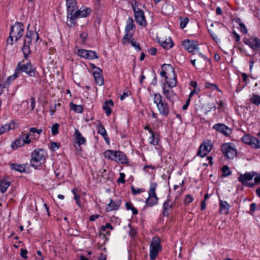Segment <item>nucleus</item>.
Returning a JSON list of instances; mask_svg holds the SVG:
<instances>
[{
    "label": "nucleus",
    "mask_w": 260,
    "mask_h": 260,
    "mask_svg": "<svg viewBox=\"0 0 260 260\" xmlns=\"http://www.w3.org/2000/svg\"><path fill=\"white\" fill-rule=\"evenodd\" d=\"M205 86L206 88H210L213 90H216L218 91H220V89L218 88L217 86L214 84L207 82L205 83Z\"/></svg>",
    "instance_id": "41"
},
{
    "label": "nucleus",
    "mask_w": 260,
    "mask_h": 260,
    "mask_svg": "<svg viewBox=\"0 0 260 260\" xmlns=\"http://www.w3.org/2000/svg\"><path fill=\"white\" fill-rule=\"evenodd\" d=\"M225 29L226 28L223 25L217 23L216 28L214 30L209 29V31L214 40L217 42L219 41L217 35L221 36L222 31Z\"/></svg>",
    "instance_id": "19"
},
{
    "label": "nucleus",
    "mask_w": 260,
    "mask_h": 260,
    "mask_svg": "<svg viewBox=\"0 0 260 260\" xmlns=\"http://www.w3.org/2000/svg\"><path fill=\"white\" fill-rule=\"evenodd\" d=\"M254 63V60L253 59H251L249 60V69L251 71Z\"/></svg>",
    "instance_id": "62"
},
{
    "label": "nucleus",
    "mask_w": 260,
    "mask_h": 260,
    "mask_svg": "<svg viewBox=\"0 0 260 260\" xmlns=\"http://www.w3.org/2000/svg\"><path fill=\"white\" fill-rule=\"evenodd\" d=\"M184 181L183 180H182V181L179 183V184H175L173 186V188H174V190H176L177 188H178V187H179V186H182L184 184Z\"/></svg>",
    "instance_id": "60"
},
{
    "label": "nucleus",
    "mask_w": 260,
    "mask_h": 260,
    "mask_svg": "<svg viewBox=\"0 0 260 260\" xmlns=\"http://www.w3.org/2000/svg\"><path fill=\"white\" fill-rule=\"evenodd\" d=\"M27 251L26 249H21L20 255L22 257H23V258H27Z\"/></svg>",
    "instance_id": "52"
},
{
    "label": "nucleus",
    "mask_w": 260,
    "mask_h": 260,
    "mask_svg": "<svg viewBox=\"0 0 260 260\" xmlns=\"http://www.w3.org/2000/svg\"><path fill=\"white\" fill-rule=\"evenodd\" d=\"M157 184L156 183H152L149 190V196L146 200V204L149 206H152L157 204L158 198L156 194V188Z\"/></svg>",
    "instance_id": "12"
},
{
    "label": "nucleus",
    "mask_w": 260,
    "mask_h": 260,
    "mask_svg": "<svg viewBox=\"0 0 260 260\" xmlns=\"http://www.w3.org/2000/svg\"><path fill=\"white\" fill-rule=\"evenodd\" d=\"M71 108L75 112L81 113L83 112V108L82 105H77L72 103H70Z\"/></svg>",
    "instance_id": "37"
},
{
    "label": "nucleus",
    "mask_w": 260,
    "mask_h": 260,
    "mask_svg": "<svg viewBox=\"0 0 260 260\" xmlns=\"http://www.w3.org/2000/svg\"><path fill=\"white\" fill-rule=\"evenodd\" d=\"M67 6V24L68 25H73V13L77 9V4L75 0H66Z\"/></svg>",
    "instance_id": "10"
},
{
    "label": "nucleus",
    "mask_w": 260,
    "mask_h": 260,
    "mask_svg": "<svg viewBox=\"0 0 260 260\" xmlns=\"http://www.w3.org/2000/svg\"><path fill=\"white\" fill-rule=\"evenodd\" d=\"M238 181L247 187H253L260 183V175L253 171L246 173L238 177Z\"/></svg>",
    "instance_id": "2"
},
{
    "label": "nucleus",
    "mask_w": 260,
    "mask_h": 260,
    "mask_svg": "<svg viewBox=\"0 0 260 260\" xmlns=\"http://www.w3.org/2000/svg\"><path fill=\"white\" fill-rule=\"evenodd\" d=\"M51 147L53 150H56L59 147V145L56 142H52Z\"/></svg>",
    "instance_id": "55"
},
{
    "label": "nucleus",
    "mask_w": 260,
    "mask_h": 260,
    "mask_svg": "<svg viewBox=\"0 0 260 260\" xmlns=\"http://www.w3.org/2000/svg\"><path fill=\"white\" fill-rule=\"evenodd\" d=\"M172 202L170 200H168L164 204V210H167L170 208H171L172 206Z\"/></svg>",
    "instance_id": "46"
},
{
    "label": "nucleus",
    "mask_w": 260,
    "mask_h": 260,
    "mask_svg": "<svg viewBox=\"0 0 260 260\" xmlns=\"http://www.w3.org/2000/svg\"><path fill=\"white\" fill-rule=\"evenodd\" d=\"M116 162L120 164H126L128 163V159L126 155L122 152L118 151L117 154V160H115Z\"/></svg>",
    "instance_id": "31"
},
{
    "label": "nucleus",
    "mask_w": 260,
    "mask_h": 260,
    "mask_svg": "<svg viewBox=\"0 0 260 260\" xmlns=\"http://www.w3.org/2000/svg\"><path fill=\"white\" fill-rule=\"evenodd\" d=\"M16 69L19 70V73L21 71L26 73L29 77H36L37 73L36 68L30 62L23 64H21V63L19 62Z\"/></svg>",
    "instance_id": "13"
},
{
    "label": "nucleus",
    "mask_w": 260,
    "mask_h": 260,
    "mask_svg": "<svg viewBox=\"0 0 260 260\" xmlns=\"http://www.w3.org/2000/svg\"><path fill=\"white\" fill-rule=\"evenodd\" d=\"M39 39V34L36 31H27L24 39V44L22 47V51L25 56L29 53V45L32 39H35L36 42Z\"/></svg>",
    "instance_id": "7"
},
{
    "label": "nucleus",
    "mask_w": 260,
    "mask_h": 260,
    "mask_svg": "<svg viewBox=\"0 0 260 260\" xmlns=\"http://www.w3.org/2000/svg\"><path fill=\"white\" fill-rule=\"evenodd\" d=\"M59 124L58 123L54 124L51 127V133L53 136L56 135L58 133Z\"/></svg>",
    "instance_id": "43"
},
{
    "label": "nucleus",
    "mask_w": 260,
    "mask_h": 260,
    "mask_svg": "<svg viewBox=\"0 0 260 260\" xmlns=\"http://www.w3.org/2000/svg\"><path fill=\"white\" fill-rule=\"evenodd\" d=\"M42 132V129H37L35 127H31L29 129V133H37L38 135H40Z\"/></svg>",
    "instance_id": "51"
},
{
    "label": "nucleus",
    "mask_w": 260,
    "mask_h": 260,
    "mask_svg": "<svg viewBox=\"0 0 260 260\" xmlns=\"http://www.w3.org/2000/svg\"><path fill=\"white\" fill-rule=\"evenodd\" d=\"M125 207L127 210H131L134 215L138 214V210L133 207V204L131 202H126L125 203Z\"/></svg>",
    "instance_id": "39"
},
{
    "label": "nucleus",
    "mask_w": 260,
    "mask_h": 260,
    "mask_svg": "<svg viewBox=\"0 0 260 260\" xmlns=\"http://www.w3.org/2000/svg\"><path fill=\"white\" fill-rule=\"evenodd\" d=\"M80 198V197L79 195H78V194L74 195V199L76 200L77 204L79 206H80V203H79Z\"/></svg>",
    "instance_id": "63"
},
{
    "label": "nucleus",
    "mask_w": 260,
    "mask_h": 260,
    "mask_svg": "<svg viewBox=\"0 0 260 260\" xmlns=\"http://www.w3.org/2000/svg\"><path fill=\"white\" fill-rule=\"evenodd\" d=\"M19 74V70L18 69H16L15 73L13 75H12V76L9 77L7 79L6 84H7L8 85H9L11 82L14 80L15 79H16L18 77Z\"/></svg>",
    "instance_id": "38"
},
{
    "label": "nucleus",
    "mask_w": 260,
    "mask_h": 260,
    "mask_svg": "<svg viewBox=\"0 0 260 260\" xmlns=\"http://www.w3.org/2000/svg\"><path fill=\"white\" fill-rule=\"evenodd\" d=\"M153 100L159 113L164 116H167L170 113V107L161 95L159 93L154 94Z\"/></svg>",
    "instance_id": "4"
},
{
    "label": "nucleus",
    "mask_w": 260,
    "mask_h": 260,
    "mask_svg": "<svg viewBox=\"0 0 260 260\" xmlns=\"http://www.w3.org/2000/svg\"><path fill=\"white\" fill-rule=\"evenodd\" d=\"M107 229L112 230L113 228L110 223H107L105 225H103L101 228V230L103 232H106Z\"/></svg>",
    "instance_id": "49"
},
{
    "label": "nucleus",
    "mask_w": 260,
    "mask_h": 260,
    "mask_svg": "<svg viewBox=\"0 0 260 260\" xmlns=\"http://www.w3.org/2000/svg\"><path fill=\"white\" fill-rule=\"evenodd\" d=\"M87 35L86 32H82L80 34V37L82 39L83 42H84L87 38Z\"/></svg>",
    "instance_id": "61"
},
{
    "label": "nucleus",
    "mask_w": 260,
    "mask_h": 260,
    "mask_svg": "<svg viewBox=\"0 0 260 260\" xmlns=\"http://www.w3.org/2000/svg\"><path fill=\"white\" fill-rule=\"evenodd\" d=\"M18 127V124L14 121L10 123H7L0 127V135L4 134L10 129H14Z\"/></svg>",
    "instance_id": "24"
},
{
    "label": "nucleus",
    "mask_w": 260,
    "mask_h": 260,
    "mask_svg": "<svg viewBox=\"0 0 260 260\" xmlns=\"http://www.w3.org/2000/svg\"><path fill=\"white\" fill-rule=\"evenodd\" d=\"M75 136L76 142L78 145H84L86 144V139L82 135L78 129H75Z\"/></svg>",
    "instance_id": "28"
},
{
    "label": "nucleus",
    "mask_w": 260,
    "mask_h": 260,
    "mask_svg": "<svg viewBox=\"0 0 260 260\" xmlns=\"http://www.w3.org/2000/svg\"><path fill=\"white\" fill-rule=\"evenodd\" d=\"M241 141L252 148H260V140L249 135H245L241 138Z\"/></svg>",
    "instance_id": "15"
},
{
    "label": "nucleus",
    "mask_w": 260,
    "mask_h": 260,
    "mask_svg": "<svg viewBox=\"0 0 260 260\" xmlns=\"http://www.w3.org/2000/svg\"><path fill=\"white\" fill-rule=\"evenodd\" d=\"M222 171L223 173L222 176L223 177H226L231 174L229 168L227 166H224L222 168Z\"/></svg>",
    "instance_id": "42"
},
{
    "label": "nucleus",
    "mask_w": 260,
    "mask_h": 260,
    "mask_svg": "<svg viewBox=\"0 0 260 260\" xmlns=\"http://www.w3.org/2000/svg\"><path fill=\"white\" fill-rule=\"evenodd\" d=\"M113 102L112 100L106 101L103 106V109L105 110L106 114L109 116L111 113V107L113 106Z\"/></svg>",
    "instance_id": "33"
},
{
    "label": "nucleus",
    "mask_w": 260,
    "mask_h": 260,
    "mask_svg": "<svg viewBox=\"0 0 260 260\" xmlns=\"http://www.w3.org/2000/svg\"><path fill=\"white\" fill-rule=\"evenodd\" d=\"M230 205L225 202L221 201L220 203V211L224 214H227L229 213Z\"/></svg>",
    "instance_id": "34"
},
{
    "label": "nucleus",
    "mask_w": 260,
    "mask_h": 260,
    "mask_svg": "<svg viewBox=\"0 0 260 260\" xmlns=\"http://www.w3.org/2000/svg\"><path fill=\"white\" fill-rule=\"evenodd\" d=\"M10 186V182L9 181L3 179L1 180L0 181V191L2 193H4L6 191L8 188Z\"/></svg>",
    "instance_id": "35"
},
{
    "label": "nucleus",
    "mask_w": 260,
    "mask_h": 260,
    "mask_svg": "<svg viewBox=\"0 0 260 260\" xmlns=\"http://www.w3.org/2000/svg\"><path fill=\"white\" fill-rule=\"evenodd\" d=\"M148 52L151 55H154L156 53V49L153 47L151 48L148 49Z\"/></svg>",
    "instance_id": "56"
},
{
    "label": "nucleus",
    "mask_w": 260,
    "mask_h": 260,
    "mask_svg": "<svg viewBox=\"0 0 260 260\" xmlns=\"http://www.w3.org/2000/svg\"><path fill=\"white\" fill-rule=\"evenodd\" d=\"M77 53L78 56L88 59H93L99 58V56L96 53L92 50H87L84 49H78Z\"/></svg>",
    "instance_id": "16"
},
{
    "label": "nucleus",
    "mask_w": 260,
    "mask_h": 260,
    "mask_svg": "<svg viewBox=\"0 0 260 260\" xmlns=\"http://www.w3.org/2000/svg\"><path fill=\"white\" fill-rule=\"evenodd\" d=\"M193 201V198L190 194H187L185 196L184 199V203L186 205H188L191 203Z\"/></svg>",
    "instance_id": "44"
},
{
    "label": "nucleus",
    "mask_w": 260,
    "mask_h": 260,
    "mask_svg": "<svg viewBox=\"0 0 260 260\" xmlns=\"http://www.w3.org/2000/svg\"><path fill=\"white\" fill-rule=\"evenodd\" d=\"M158 42L160 45L165 49H169L173 46V43L171 37H169L166 39L160 38Z\"/></svg>",
    "instance_id": "26"
},
{
    "label": "nucleus",
    "mask_w": 260,
    "mask_h": 260,
    "mask_svg": "<svg viewBox=\"0 0 260 260\" xmlns=\"http://www.w3.org/2000/svg\"><path fill=\"white\" fill-rule=\"evenodd\" d=\"M99 216H100V215H99V214L92 215L90 216L89 219L90 221H94L95 219H98L99 217Z\"/></svg>",
    "instance_id": "58"
},
{
    "label": "nucleus",
    "mask_w": 260,
    "mask_h": 260,
    "mask_svg": "<svg viewBox=\"0 0 260 260\" xmlns=\"http://www.w3.org/2000/svg\"><path fill=\"white\" fill-rule=\"evenodd\" d=\"M160 75L165 78L166 84L170 88L175 87L177 85V78L173 67L170 64H164L161 66Z\"/></svg>",
    "instance_id": "1"
},
{
    "label": "nucleus",
    "mask_w": 260,
    "mask_h": 260,
    "mask_svg": "<svg viewBox=\"0 0 260 260\" xmlns=\"http://www.w3.org/2000/svg\"><path fill=\"white\" fill-rule=\"evenodd\" d=\"M135 28V25L134 20L132 17H129L126 21V25L125 29L126 34L122 40V43L123 44H126L131 40L133 36V33L131 31L133 30Z\"/></svg>",
    "instance_id": "9"
},
{
    "label": "nucleus",
    "mask_w": 260,
    "mask_h": 260,
    "mask_svg": "<svg viewBox=\"0 0 260 260\" xmlns=\"http://www.w3.org/2000/svg\"><path fill=\"white\" fill-rule=\"evenodd\" d=\"M47 152L43 149L34 150L31 154L30 165L35 169L41 167L45 162Z\"/></svg>",
    "instance_id": "3"
},
{
    "label": "nucleus",
    "mask_w": 260,
    "mask_h": 260,
    "mask_svg": "<svg viewBox=\"0 0 260 260\" xmlns=\"http://www.w3.org/2000/svg\"><path fill=\"white\" fill-rule=\"evenodd\" d=\"M161 250L160 239L158 237L153 238L150 245L149 256L151 260H154Z\"/></svg>",
    "instance_id": "8"
},
{
    "label": "nucleus",
    "mask_w": 260,
    "mask_h": 260,
    "mask_svg": "<svg viewBox=\"0 0 260 260\" xmlns=\"http://www.w3.org/2000/svg\"><path fill=\"white\" fill-rule=\"evenodd\" d=\"M244 43L248 45L254 50H260V40L256 37H251L244 41Z\"/></svg>",
    "instance_id": "18"
},
{
    "label": "nucleus",
    "mask_w": 260,
    "mask_h": 260,
    "mask_svg": "<svg viewBox=\"0 0 260 260\" xmlns=\"http://www.w3.org/2000/svg\"><path fill=\"white\" fill-rule=\"evenodd\" d=\"M121 204V202L120 200H113L112 199H110V202L107 205L106 211L109 212L112 210H118Z\"/></svg>",
    "instance_id": "25"
},
{
    "label": "nucleus",
    "mask_w": 260,
    "mask_h": 260,
    "mask_svg": "<svg viewBox=\"0 0 260 260\" xmlns=\"http://www.w3.org/2000/svg\"><path fill=\"white\" fill-rule=\"evenodd\" d=\"M239 25L240 26L241 31L242 32L243 34H247L248 31L245 24L243 23L240 22Z\"/></svg>",
    "instance_id": "47"
},
{
    "label": "nucleus",
    "mask_w": 260,
    "mask_h": 260,
    "mask_svg": "<svg viewBox=\"0 0 260 260\" xmlns=\"http://www.w3.org/2000/svg\"><path fill=\"white\" fill-rule=\"evenodd\" d=\"M24 145V144L22 140V137L21 136L12 143L11 147L12 149H16Z\"/></svg>",
    "instance_id": "32"
},
{
    "label": "nucleus",
    "mask_w": 260,
    "mask_h": 260,
    "mask_svg": "<svg viewBox=\"0 0 260 260\" xmlns=\"http://www.w3.org/2000/svg\"><path fill=\"white\" fill-rule=\"evenodd\" d=\"M132 5L136 22L142 27H146L147 23L143 11L138 8V3L136 1L132 2Z\"/></svg>",
    "instance_id": "6"
},
{
    "label": "nucleus",
    "mask_w": 260,
    "mask_h": 260,
    "mask_svg": "<svg viewBox=\"0 0 260 260\" xmlns=\"http://www.w3.org/2000/svg\"><path fill=\"white\" fill-rule=\"evenodd\" d=\"M12 169L23 173L25 172V166L24 165H18L17 164H13L11 165Z\"/></svg>",
    "instance_id": "36"
},
{
    "label": "nucleus",
    "mask_w": 260,
    "mask_h": 260,
    "mask_svg": "<svg viewBox=\"0 0 260 260\" xmlns=\"http://www.w3.org/2000/svg\"><path fill=\"white\" fill-rule=\"evenodd\" d=\"M162 93L167 100L172 103L173 102L174 98L175 97L176 94L172 88H166V84H164V86L162 87Z\"/></svg>",
    "instance_id": "23"
},
{
    "label": "nucleus",
    "mask_w": 260,
    "mask_h": 260,
    "mask_svg": "<svg viewBox=\"0 0 260 260\" xmlns=\"http://www.w3.org/2000/svg\"><path fill=\"white\" fill-rule=\"evenodd\" d=\"M118 183H125V174L123 173H120L119 177L117 181Z\"/></svg>",
    "instance_id": "48"
},
{
    "label": "nucleus",
    "mask_w": 260,
    "mask_h": 260,
    "mask_svg": "<svg viewBox=\"0 0 260 260\" xmlns=\"http://www.w3.org/2000/svg\"><path fill=\"white\" fill-rule=\"evenodd\" d=\"M233 34L235 36L236 41L237 42H238L240 39V36L237 33H236L235 31H233Z\"/></svg>",
    "instance_id": "64"
},
{
    "label": "nucleus",
    "mask_w": 260,
    "mask_h": 260,
    "mask_svg": "<svg viewBox=\"0 0 260 260\" xmlns=\"http://www.w3.org/2000/svg\"><path fill=\"white\" fill-rule=\"evenodd\" d=\"M250 210L251 211V212H254L256 209V205L255 203H252L251 204H250Z\"/></svg>",
    "instance_id": "57"
},
{
    "label": "nucleus",
    "mask_w": 260,
    "mask_h": 260,
    "mask_svg": "<svg viewBox=\"0 0 260 260\" xmlns=\"http://www.w3.org/2000/svg\"><path fill=\"white\" fill-rule=\"evenodd\" d=\"M189 19L188 18L185 17L184 18H181L180 20V27L182 29L186 27L187 24L188 23Z\"/></svg>",
    "instance_id": "45"
},
{
    "label": "nucleus",
    "mask_w": 260,
    "mask_h": 260,
    "mask_svg": "<svg viewBox=\"0 0 260 260\" xmlns=\"http://www.w3.org/2000/svg\"><path fill=\"white\" fill-rule=\"evenodd\" d=\"M183 47L189 52H193L198 50V42L194 40H187L182 42Z\"/></svg>",
    "instance_id": "20"
},
{
    "label": "nucleus",
    "mask_w": 260,
    "mask_h": 260,
    "mask_svg": "<svg viewBox=\"0 0 260 260\" xmlns=\"http://www.w3.org/2000/svg\"><path fill=\"white\" fill-rule=\"evenodd\" d=\"M132 191L134 194L140 193L143 190L140 188L136 189L133 186L132 187Z\"/></svg>",
    "instance_id": "54"
},
{
    "label": "nucleus",
    "mask_w": 260,
    "mask_h": 260,
    "mask_svg": "<svg viewBox=\"0 0 260 260\" xmlns=\"http://www.w3.org/2000/svg\"><path fill=\"white\" fill-rule=\"evenodd\" d=\"M98 133L100 134V135H101L103 137L105 140L109 144L110 143L109 138L107 134V132L105 129V128H104V126L102 124L101 122H99V124L98 127Z\"/></svg>",
    "instance_id": "30"
},
{
    "label": "nucleus",
    "mask_w": 260,
    "mask_h": 260,
    "mask_svg": "<svg viewBox=\"0 0 260 260\" xmlns=\"http://www.w3.org/2000/svg\"><path fill=\"white\" fill-rule=\"evenodd\" d=\"M36 101L34 98H31V110H33L35 107Z\"/></svg>",
    "instance_id": "59"
},
{
    "label": "nucleus",
    "mask_w": 260,
    "mask_h": 260,
    "mask_svg": "<svg viewBox=\"0 0 260 260\" xmlns=\"http://www.w3.org/2000/svg\"><path fill=\"white\" fill-rule=\"evenodd\" d=\"M213 128L226 136L232 133V130L224 124L218 123L213 125Z\"/></svg>",
    "instance_id": "21"
},
{
    "label": "nucleus",
    "mask_w": 260,
    "mask_h": 260,
    "mask_svg": "<svg viewBox=\"0 0 260 260\" xmlns=\"http://www.w3.org/2000/svg\"><path fill=\"white\" fill-rule=\"evenodd\" d=\"M90 9H85L82 10L81 9L79 10H76L74 13H73V25H68L70 27H73L75 25L76 19L78 18H82L86 17L88 16L90 14Z\"/></svg>",
    "instance_id": "17"
},
{
    "label": "nucleus",
    "mask_w": 260,
    "mask_h": 260,
    "mask_svg": "<svg viewBox=\"0 0 260 260\" xmlns=\"http://www.w3.org/2000/svg\"><path fill=\"white\" fill-rule=\"evenodd\" d=\"M93 76L97 84L100 86L104 84V80L102 76V70L101 69H96V71H93Z\"/></svg>",
    "instance_id": "22"
},
{
    "label": "nucleus",
    "mask_w": 260,
    "mask_h": 260,
    "mask_svg": "<svg viewBox=\"0 0 260 260\" xmlns=\"http://www.w3.org/2000/svg\"><path fill=\"white\" fill-rule=\"evenodd\" d=\"M150 136L148 138V141L150 144L153 145H157L159 143L158 136L154 132L150 130Z\"/></svg>",
    "instance_id": "29"
},
{
    "label": "nucleus",
    "mask_w": 260,
    "mask_h": 260,
    "mask_svg": "<svg viewBox=\"0 0 260 260\" xmlns=\"http://www.w3.org/2000/svg\"><path fill=\"white\" fill-rule=\"evenodd\" d=\"M130 43L132 44V45L133 47H134L137 50H138V51L140 50L141 48L138 43H137L136 42H134L133 41H132Z\"/></svg>",
    "instance_id": "53"
},
{
    "label": "nucleus",
    "mask_w": 260,
    "mask_h": 260,
    "mask_svg": "<svg viewBox=\"0 0 260 260\" xmlns=\"http://www.w3.org/2000/svg\"><path fill=\"white\" fill-rule=\"evenodd\" d=\"M221 151L228 158H233L237 156V150L234 144L224 143L222 145Z\"/></svg>",
    "instance_id": "11"
},
{
    "label": "nucleus",
    "mask_w": 260,
    "mask_h": 260,
    "mask_svg": "<svg viewBox=\"0 0 260 260\" xmlns=\"http://www.w3.org/2000/svg\"><path fill=\"white\" fill-rule=\"evenodd\" d=\"M213 148V143L210 140L204 141L199 147L198 155L201 157L206 156L210 152Z\"/></svg>",
    "instance_id": "14"
},
{
    "label": "nucleus",
    "mask_w": 260,
    "mask_h": 260,
    "mask_svg": "<svg viewBox=\"0 0 260 260\" xmlns=\"http://www.w3.org/2000/svg\"><path fill=\"white\" fill-rule=\"evenodd\" d=\"M30 134H27L25 135L24 138H22L23 142H24V144H28L30 143L31 140L30 139Z\"/></svg>",
    "instance_id": "50"
},
{
    "label": "nucleus",
    "mask_w": 260,
    "mask_h": 260,
    "mask_svg": "<svg viewBox=\"0 0 260 260\" xmlns=\"http://www.w3.org/2000/svg\"><path fill=\"white\" fill-rule=\"evenodd\" d=\"M118 152V151L107 150L104 152V156L108 159L115 161L117 160Z\"/></svg>",
    "instance_id": "27"
},
{
    "label": "nucleus",
    "mask_w": 260,
    "mask_h": 260,
    "mask_svg": "<svg viewBox=\"0 0 260 260\" xmlns=\"http://www.w3.org/2000/svg\"><path fill=\"white\" fill-rule=\"evenodd\" d=\"M250 101L252 103L254 104L255 105H260V96L258 95H253L250 98Z\"/></svg>",
    "instance_id": "40"
},
{
    "label": "nucleus",
    "mask_w": 260,
    "mask_h": 260,
    "mask_svg": "<svg viewBox=\"0 0 260 260\" xmlns=\"http://www.w3.org/2000/svg\"><path fill=\"white\" fill-rule=\"evenodd\" d=\"M24 32V25L20 22H16L11 27L9 38L7 40V44L12 45L14 40L16 42L20 38Z\"/></svg>",
    "instance_id": "5"
}]
</instances>
